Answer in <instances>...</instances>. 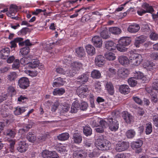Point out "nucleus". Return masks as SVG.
Returning a JSON list of instances; mask_svg holds the SVG:
<instances>
[{
  "label": "nucleus",
  "instance_id": "60",
  "mask_svg": "<svg viewBox=\"0 0 158 158\" xmlns=\"http://www.w3.org/2000/svg\"><path fill=\"white\" fill-rule=\"evenodd\" d=\"M25 72L31 77L36 76L37 74V73L36 71H31L27 69L25 70Z\"/></svg>",
  "mask_w": 158,
  "mask_h": 158
},
{
  "label": "nucleus",
  "instance_id": "24",
  "mask_svg": "<svg viewBox=\"0 0 158 158\" xmlns=\"http://www.w3.org/2000/svg\"><path fill=\"white\" fill-rule=\"evenodd\" d=\"M105 89L110 95H113L114 91L113 86L110 82H107L105 85Z\"/></svg>",
  "mask_w": 158,
  "mask_h": 158
},
{
  "label": "nucleus",
  "instance_id": "21",
  "mask_svg": "<svg viewBox=\"0 0 158 158\" xmlns=\"http://www.w3.org/2000/svg\"><path fill=\"white\" fill-rule=\"evenodd\" d=\"M105 48L109 51H114L116 49V45L113 41H107L106 42Z\"/></svg>",
  "mask_w": 158,
  "mask_h": 158
},
{
  "label": "nucleus",
  "instance_id": "32",
  "mask_svg": "<svg viewBox=\"0 0 158 158\" xmlns=\"http://www.w3.org/2000/svg\"><path fill=\"white\" fill-rule=\"evenodd\" d=\"M40 64L39 61L37 59H33L31 61L29 62L28 67L32 69L37 67Z\"/></svg>",
  "mask_w": 158,
  "mask_h": 158
},
{
  "label": "nucleus",
  "instance_id": "64",
  "mask_svg": "<svg viewBox=\"0 0 158 158\" xmlns=\"http://www.w3.org/2000/svg\"><path fill=\"white\" fill-rule=\"evenodd\" d=\"M59 106V103L57 101L54 102L52 107L51 110L53 112H55Z\"/></svg>",
  "mask_w": 158,
  "mask_h": 158
},
{
  "label": "nucleus",
  "instance_id": "26",
  "mask_svg": "<svg viewBox=\"0 0 158 158\" xmlns=\"http://www.w3.org/2000/svg\"><path fill=\"white\" fill-rule=\"evenodd\" d=\"M145 40V38L144 36H140L135 39L134 45L136 47H139L140 44L144 42Z\"/></svg>",
  "mask_w": 158,
  "mask_h": 158
},
{
  "label": "nucleus",
  "instance_id": "61",
  "mask_svg": "<svg viewBox=\"0 0 158 158\" xmlns=\"http://www.w3.org/2000/svg\"><path fill=\"white\" fill-rule=\"evenodd\" d=\"M150 38L151 40L156 41L158 40V35L155 32H152L150 35Z\"/></svg>",
  "mask_w": 158,
  "mask_h": 158
},
{
  "label": "nucleus",
  "instance_id": "50",
  "mask_svg": "<svg viewBox=\"0 0 158 158\" xmlns=\"http://www.w3.org/2000/svg\"><path fill=\"white\" fill-rule=\"evenodd\" d=\"M117 73V71L115 69L110 68H109L107 72V75L110 77H112L115 75Z\"/></svg>",
  "mask_w": 158,
  "mask_h": 158
},
{
  "label": "nucleus",
  "instance_id": "16",
  "mask_svg": "<svg viewBox=\"0 0 158 158\" xmlns=\"http://www.w3.org/2000/svg\"><path fill=\"white\" fill-rule=\"evenodd\" d=\"M28 145L24 141H20L17 147L18 151L21 153L26 152L27 149Z\"/></svg>",
  "mask_w": 158,
  "mask_h": 158
},
{
  "label": "nucleus",
  "instance_id": "52",
  "mask_svg": "<svg viewBox=\"0 0 158 158\" xmlns=\"http://www.w3.org/2000/svg\"><path fill=\"white\" fill-rule=\"evenodd\" d=\"M52 152L48 150H44L42 152L41 156L43 158H49Z\"/></svg>",
  "mask_w": 158,
  "mask_h": 158
},
{
  "label": "nucleus",
  "instance_id": "39",
  "mask_svg": "<svg viewBox=\"0 0 158 158\" xmlns=\"http://www.w3.org/2000/svg\"><path fill=\"white\" fill-rule=\"evenodd\" d=\"M17 7L16 5H11L10 8L9 12L7 13V15L11 17L12 14L15 13L17 12Z\"/></svg>",
  "mask_w": 158,
  "mask_h": 158
},
{
  "label": "nucleus",
  "instance_id": "34",
  "mask_svg": "<svg viewBox=\"0 0 158 158\" xmlns=\"http://www.w3.org/2000/svg\"><path fill=\"white\" fill-rule=\"evenodd\" d=\"M109 31L112 34L114 35L119 34L122 32L121 29L117 27H113L110 28H109Z\"/></svg>",
  "mask_w": 158,
  "mask_h": 158
},
{
  "label": "nucleus",
  "instance_id": "62",
  "mask_svg": "<svg viewBox=\"0 0 158 158\" xmlns=\"http://www.w3.org/2000/svg\"><path fill=\"white\" fill-rule=\"evenodd\" d=\"M19 46H23L24 45L26 46H31L32 45V44L30 43L29 40L27 39L24 41H23V40L19 43Z\"/></svg>",
  "mask_w": 158,
  "mask_h": 158
},
{
  "label": "nucleus",
  "instance_id": "41",
  "mask_svg": "<svg viewBox=\"0 0 158 158\" xmlns=\"http://www.w3.org/2000/svg\"><path fill=\"white\" fill-rule=\"evenodd\" d=\"M136 134L135 131L133 129L127 130L125 133V135L129 139L133 138Z\"/></svg>",
  "mask_w": 158,
  "mask_h": 158
},
{
  "label": "nucleus",
  "instance_id": "28",
  "mask_svg": "<svg viewBox=\"0 0 158 158\" xmlns=\"http://www.w3.org/2000/svg\"><path fill=\"white\" fill-rule=\"evenodd\" d=\"M55 81L53 83V86L56 87L63 85L65 83L64 81L60 77H58L54 80Z\"/></svg>",
  "mask_w": 158,
  "mask_h": 158
},
{
  "label": "nucleus",
  "instance_id": "8",
  "mask_svg": "<svg viewBox=\"0 0 158 158\" xmlns=\"http://www.w3.org/2000/svg\"><path fill=\"white\" fill-rule=\"evenodd\" d=\"M29 84L28 79L25 77L20 78L18 81L19 86L20 88L23 89L27 88L29 86Z\"/></svg>",
  "mask_w": 158,
  "mask_h": 158
},
{
  "label": "nucleus",
  "instance_id": "27",
  "mask_svg": "<svg viewBox=\"0 0 158 158\" xmlns=\"http://www.w3.org/2000/svg\"><path fill=\"white\" fill-rule=\"evenodd\" d=\"M119 90L121 93L125 94L130 92V89L128 85H123L119 86Z\"/></svg>",
  "mask_w": 158,
  "mask_h": 158
},
{
  "label": "nucleus",
  "instance_id": "53",
  "mask_svg": "<svg viewBox=\"0 0 158 158\" xmlns=\"http://www.w3.org/2000/svg\"><path fill=\"white\" fill-rule=\"evenodd\" d=\"M100 35L103 38L105 39H108L110 36L109 34L108 33L106 29H105L101 32Z\"/></svg>",
  "mask_w": 158,
  "mask_h": 158
},
{
  "label": "nucleus",
  "instance_id": "3",
  "mask_svg": "<svg viewBox=\"0 0 158 158\" xmlns=\"http://www.w3.org/2000/svg\"><path fill=\"white\" fill-rule=\"evenodd\" d=\"M131 41L130 39L127 37H122L118 41V44L117 45V50L123 52L127 51L126 47L128 45Z\"/></svg>",
  "mask_w": 158,
  "mask_h": 158
},
{
  "label": "nucleus",
  "instance_id": "58",
  "mask_svg": "<svg viewBox=\"0 0 158 158\" xmlns=\"http://www.w3.org/2000/svg\"><path fill=\"white\" fill-rule=\"evenodd\" d=\"M27 139L30 142H33L36 140L35 135L31 133H29L27 136Z\"/></svg>",
  "mask_w": 158,
  "mask_h": 158
},
{
  "label": "nucleus",
  "instance_id": "29",
  "mask_svg": "<svg viewBox=\"0 0 158 158\" xmlns=\"http://www.w3.org/2000/svg\"><path fill=\"white\" fill-rule=\"evenodd\" d=\"M143 144V141L141 140L138 139L132 142L131 146L133 149H135L140 148L142 146Z\"/></svg>",
  "mask_w": 158,
  "mask_h": 158
},
{
  "label": "nucleus",
  "instance_id": "11",
  "mask_svg": "<svg viewBox=\"0 0 158 158\" xmlns=\"http://www.w3.org/2000/svg\"><path fill=\"white\" fill-rule=\"evenodd\" d=\"M65 66L64 69L61 68H58L56 69V72L65 75L66 76H68L69 77H72V74H70V71L69 70L67 69H69V67L68 65Z\"/></svg>",
  "mask_w": 158,
  "mask_h": 158
},
{
  "label": "nucleus",
  "instance_id": "54",
  "mask_svg": "<svg viewBox=\"0 0 158 158\" xmlns=\"http://www.w3.org/2000/svg\"><path fill=\"white\" fill-rule=\"evenodd\" d=\"M130 156V154L127 153H119L116 154L114 158H127L128 156Z\"/></svg>",
  "mask_w": 158,
  "mask_h": 158
},
{
  "label": "nucleus",
  "instance_id": "57",
  "mask_svg": "<svg viewBox=\"0 0 158 158\" xmlns=\"http://www.w3.org/2000/svg\"><path fill=\"white\" fill-rule=\"evenodd\" d=\"M88 107V104L85 102H82L80 104H79V108L82 110H86Z\"/></svg>",
  "mask_w": 158,
  "mask_h": 158
},
{
  "label": "nucleus",
  "instance_id": "5",
  "mask_svg": "<svg viewBox=\"0 0 158 158\" xmlns=\"http://www.w3.org/2000/svg\"><path fill=\"white\" fill-rule=\"evenodd\" d=\"M107 120L109 128L111 131H116L118 129V123L115 119L110 117L108 118Z\"/></svg>",
  "mask_w": 158,
  "mask_h": 158
},
{
  "label": "nucleus",
  "instance_id": "48",
  "mask_svg": "<svg viewBox=\"0 0 158 158\" xmlns=\"http://www.w3.org/2000/svg\"><path fill=\"white\" fill-rule=\"evenodd\" d=\"M7 91L8 94L11 96L15 95L16 92L15 87L11 85L8 87L7 89Z\"/></svg>",
  "mask_w": 158,
  "mask_h": 158
},
{
  "label": "nucleus",
  "instance_id": "18",
  "mask_svg": "<svg viewBox=\"0 0 158 158\" xmlns=\"http://www.w3.org/2000/svg\"><path fill=\"white\" fill-rule=\"evenodd\" d=\"M134 76L138 79L140 80L143 82H147L149 81V79L144 76L143 74L140 72H135L134 73Z\"/></svg>",
  "mask_w": 158,
  "mask_h": 158
},
{
  "label": "nucleus",
  "instance_id": "59",
  "mask_svg": "<svg viewBox=\"0 0 158 158\" xmlns=\"http://www.w3.org/2000/svg\"><path fill=\"white\" fill-rule=\"evenodd\" d=\"M29 48L28 47L23 48L20 49V53L23 56L26 55L29 53Z\"/></svg>",
  "mask_w": 158,
  "mask_h": 158
},
{
  "label": "nucleus",
  "instance_id": "31",
  "mask_svg": "<svg viewBox=\"0 0 158 158\" xmlns=\"http://www.w3.org/2000/svg\"><path fill=\"white\" fill-rule=\"evenodd\" d=\"M86 51L87 53L91 56H93L95 53V49L94 47L91 45H88L86 47Z\"/></svg>",
  "mask_w": 158,
  "mask_h": 158
},
{
  "label": "nucleus",
  "instance_id": "51",
  "mask_svg": "<svg viewBox=\"0 0 158 158\" xmlns=\"http://www.w3.org/2000/svg\"><path fill=\"white\" fill-rule=\"evenodd\" d=\"M92 130L91 128L88 127H85L83 128V132L84 134L88 136L92 134Z\"/></svg>",
  "mask_w": 158,
  "mask_h": 158
},
{
  "label": "nucleus",
  "instance_id": "37",
  "mask_svg": "<svg viewBox=\"0 0 158 158\" xmlns=\"http://www.w3.org/2000/svg\"><path fill=\"white\" fill-rule=\"evenodd\" d=\"M17 77V75L15 72H10L7 76V79L10 81H14Z\"/></svg>",
  "mask_w": 158,
  "mask_h": 158
},
{
  "label": "nucleus",
  "instance_id": "55",
  "mask_svg": "<svg viewBox=\"0 0 158 158\" xmlns=\"http://www.w3.org/2000/svg\"><path fill=\"white\" fill-rule=\"evenodd\" d=\"M152 131V127L151 123H149L146 124L145 133L147 135L150 134Z\"/></svg>",
  "mask_w": 158,
  "mask_h": 158
},
{
  "label": "nucleus",
  "instance_id": "33",
  "mask_svg": "<svg viewBox=\"0 0 158 158\" xmlns=\"http://www.w3.org/2000/svg\"><path fill=\"white\" fill-rule=\"evenodd\" d=\"M23 40V39L22 38L17 37L14 40L11 41L10 42L11 45L10 47L11 48H15L17 46L16 44L17 43H19Z\"/></svg>",
  "mask_w": 158,
  "mask_h": 158
},
{
  "label": "nucleus",
  "instance_id": "45",
  "mask_svg": "<svg viewBox=\"0 0 158 158\" xmlns=\"http://www.w3.org/2000/svg\"><path fill=\"white\" fill-rule=\"evenodd\" d=\"M4 134L7 136L13 138L15 136V133L11 130L7 129L4 131Z\"/></svg>",
  "mask_w": 158,
  "mask_h": 158
},
{
  "label": "nucleus",
  "instance_id": "25",
  "mask_svg": "<svg viewBox=\"0 0 158 158\" xmlns=\"http://www.w3.org/2000/svg\"><path fill=\"white\" fill-rule=\"evenodd\" d=\"M10 52L9 48H6L2 49L0 51V57L3 59H6L8 57Z\"/></svg>",
  "mask_w": 158,
  "mask_h": 158
},
{
  "label": "nucleus",
  "instance_id": "19",
  "mask_svg": "<svg viewBox=\"0 0 158 158\" xmlns=\"http://www.w3.org/2000/svg\"><path fill=\"white\" fill-rule=\"evenodd\" d=\"M129 73V72L127 69L123 68L120 69L118 70L117 75L118 77L124 78L127 77Z\"/></svg>",
  "mask_w": 158,
  "mask_h": 158
},
{
  "label": "nucleus",
  "instance_id": "15",
  "mask_svg": "<svg viewBox=\"0 0 158 158\" xmlns=\"http://www.w3.org/2000/svg\"><path fill=\"white\" fill-rule=\"evenodd\" d=\"M86 156L87 153L82 150H77L73 153V158H85Z\"/></svg>",
  "mask_w": 158,
  "mask_h": 158
},
{
  "label": "nucleus",
  "instance_id": "7",
  "mask_svg": "<svg viewBox=\"0 0 158 158\" xmlns=\"http://www.w3.org/2000/svg\"><path fill=\"white\" fill-rule=\"evenodd\" d=\"M129 147V143L127 142H118L116 145L115 149L117 151L121 152L127 150Z\"/></svg>",
  "mask_w": 158,
  "mask_h": 158
},
{
  "label": "nucleus",
  "instance_id": "22",
  "mask_svg": "<svg viewBox=\"0 0 158 158\" xmlns=\"http://www.w3.org/2000/svg\"><path fill=\"white\" fill-rule=\"evenodd\" d=\"M89 75L88 73H86L79 76L77 77V81L79 82L80 84H84L88 81Z\"/></svg>",
  "mask_w": 158,
  "mask_h": 158
},
{
  "label": "nucleus",
  "instance_id": "63",
  "mask_svg": "<svg viewBox=\"0 0 158 158\" xmlns=\"http://www.w3.org/2000/svg\"><path fill=\"white\" fill-rule=\"evenodd\" d=\"M19 60L17 59L15 60L13 64L12 65L13 69H17L19 68Z\"/></svg>",
  "mask_w": 158,
  "mask_h": 158
},
{
  "label": "nucleus",
  "instance_id": "17",
  "mask_svg": "<svg viewBox=\"0 0 158 158\" xmlns=\"http://www.w3.org/2000/svg\"><path fill=\"white\" fill-rule=\"evenodd\" d=\"M72 139L73 143L79 144L82 141V136L80 132H76L73 134Z\"/></svg>",
  "mask_w": 158,
  "mask_h": 158
},
{
  "label": "nucleus",
  "instance_id": "42",
  "mask_svg": "<svg viewBox=\"0 0 158 158\" xmlns=\"http://www.w3.org/2000/svg\"><path fill=\"white\" fill-rule=\"evenodd\" d=\"M26 110L24 107H17L14 111V113L16 115H19L24 112Z\"/></svg>",
  "mask_w": 158,
  "mask_h": 158
},
{
  "label": "nucleus",
  "instance_id": "1",
  "mask_svg": "<svg viewBox=\"0 0 158 158\" xmlns=\"http://www.w3.org/2000/svg\"><path fill=\"white\" fill-rule=\"evenodd\" d=\"M65 58L63 62L66 65H68L70 74H72V77L76 73L77 71L82 67V64L78 62H72L69 57Z\"/></svg>",
  "mask_w": 158,
  "mask_h": 158
},
{
  "label": "nucleus",
  "instance_id": "47",
  "mask_svg": "<svg viewBox=\"0 0 158 158\" xmlns=\"http://www.w3.org/2000/svg\"><path fill=\"white\" fill-rule=\"evenodd\" d=\"M105 58L109 60H115L116 56L115 54L112 52H109L105 55Z\"/></svg>",
  "mask_w": 158,
  "mask_h": 158
},
{
  "label": "nucleus",
  "instance_id": "13",
  "mask_svg": "<svg viewBox=\"0 0 158 158\" xmlns=\"http://www.w3.org/2000/svg\"><path fill=\"white\" fill-rule=\"evenodd\" d=\"M118 60L120 64L124 66H128L129 64V59L125 56L122 55L119 56Z\"/></svg>",
  "mask_w": 158,
  "mask_h": 158
},
{
  "label": "nucleus",
  "instance_id": "38",
  "mask_svg": "<svg viewBox=\"0 0 158 158\" xmlns=\"http://www.w3.org/2000/svg\"><path fill=\"white\" fill-rule=\"evenodd\" d=\"M69 137V134L68 133H64L60 134L57 136L58 139L61 141L67 140Z\"/></svg>",
  "mask_w": 158,
  "mask_h": 158
},
{
  "label": "nucleus",
  "instance_id": "49",
  "mask_svg": "<svg viewBox=\"0 0 158 158\" xmlns=\"http://www.w3.org/2000/svg\"><path fill=\"white\" fill-rule=\"evenodd\" d=\"M128 82L129 84L131 87H134L137 84V81L135 80L134 77L129 78L128 80Z\"/></svg>",
  "mask_w": 158,
  "mask_h": 158
},
{
  "label": "nucleus",
  "instance_id": "43",
  "mask_svg": "<svg viewBox=\"0 0 158 158\" xmlns=\"http://www.w3.org/2000/svg\"><path fill=\"white\" fill-rule=\"evenodd\" d=\"M101 76L100 72L98 70H94L91 73V77L93 78L98 79Z\"/></svg>",
  "mask_w": 158,
  "mask_h": 158
},
{
  "label": "nucleus",
  "instance_id": "4",
  "mask_svg": "<svg viewBox=\"0 0 158 158\" xmlns=\"http://www.w3.org/2000/svg\"><path fill=\"white\" fill-rule=\"evenodd\" d=\"M154 11L152 7L147 3H144L142 6V8H139L137 13L140 16L147 13H151Z\"/></svg>",
  "mask_w": 158,
  "mask_h": 158
},
{
  "label": "nucleus",
  "instance_id": "30",
  "mask_svg": "<svg viewBox=\"0 0 158 158\" xmlns=\"http://www.w3.org/2000/svg\"><path fill=\"white\" fill-rule=\"evenodd\" d=\"M79 109V103L78 101L76 100L72 104L71 107L70 112L73 113L77 112Z\"/></svg>",
  "mask_w": 158,
  "mask_h": 158
},
{
  "label": "nucleus",
  "instance_id": "46",
  "mask_svg": "<svg viewBox=\"0 0 158 158\" xmlns=\"http://www.w3.org/2000/svg\"><path fill=\"white\" fill-rule=\"evenodd\" d=\"M94 87L96 92L100 93L102 91L101 83L100 82L96 81L94 83Z\"/></svg>",
  "mask_w": 158,
  "mask_h": 158
},
{
  "label": "nucleus",
  "instance_id": "9",
  "mask_svg": "<svg viewBox=\"0 0 158 158\" xmlns=\"http://www.w3.org/2000/svg\"><path fill=\"white\" fill-rule=\"evenodd\" d=\"M106 63L104 57L102 55H98L96 56L95 59V64L99 67H102Z\"/></svg>",
  "mask_w": 158,
  "mask_h": 158
},
{
  "label": "nucleus",
  "instance_id": "10",
  "mask_svg": "<svg viewBox=\"0 0 158 158\" xmlns=\"http://www.w3.org/2000/svg\"><path fill=\"white\" fill-rule=\"evenodd\" d=\"M143 67L147 71H152L156 69V65L155 63L149 61H146L143 64Z\"/></svg>",
  "mask_w": 158,
  "mask_h": 158
},
{
  "label": "nucleus",
  "instance_id": "14",
  "mask_svg": "<svg viewBox=\"0 0 158 158\" xmlns=\"http://www.w3.org/2000/svg\"><path fill=\"white\" fill-rule=\"evenodd\" d=\"M92 42L93 44L98 48L102 47V38L99 36H95L92 38Z\"/></svg>",
  "mask_w": 158,
  "mask_h": 158
},
{
  "label": "nucleus",
  "instance_id": "35",
  "mask_svg": "<svg viewBox=\"0 0 158 158\" xmlns=\"http://www.w3.org/2000/svg\"><path fill=\"white\" fill-rule=\"evenodd\" d=\"M76 52L79 57H82L85 56V52L83 47H79L76 50Z\"/></svg>",
  "mask_w": 158,
  "mask_h": 158
},
{
  "label": "nucleus",
  "instance_id": "44",
  "mask_svg": "<svg viewBox=\"0 0 158 158\" xmlns=\"http://www.w3.org/2000/svg\"><path fill=\"white\" fill-rule=\"evenodd\" d=\"M132 58H135L138 66L141 63L143 60L142 56L140 54H138L135 53L134 56H133Z\"/></svg>",
  "mask_w": 158,
  "mask_h": 158
},
{
  "label": "nucleus",
  "instance_id": "20",
  "mask_svg": "<svg viewBox=\"0 0 158 158\" xmlns=\"http://www.w3.org/2000/svg\"><path fill=\"white\" fill-rule=\"evenodd\" d=\"M122 117L125 122L127 123H130L133 121V116L127 112L124 111L123 112Z\"/></svg>",
  "mask_w": 158,
  "mask_h": 158
},
{
  "label": "nucleus",
  "instance_id": "2",
  "mask_svg": "<svg viewBox=\"0 0 158 158\" xmlns=\"http://www.w3.org/2000/svg\"><path fill=\"white\" fill-rule=\"evenodd\" d=\"M95 144L98 149L102 150H109L110 146V142L104 139L102 136H100L96 140Z\"/></svg>",
  "mask_w": 158,
  "mask_h": 158
},
{
  "label": "nucleus",
  "instance_id": "36",
  "mask_svg": "<svg viewBox=\"0 0 158 158\" xmlns=\"http://www.w3.org/2000/svg\"><path fill=\"white\" fill-rule=\"evenodd\" d=\"M65 90L63 88H56L54 89L53 93L54 95H61L65 92Z\"/></svg>",
  "mask_w": 158,
  "mask_h": 158
},
{
  "label": "nucleus",
  "instance_id": "12",
  "mask_svg": "<svg viewBox=\"0 0 158 158\" xmlns=\"http://www.w3.org/2000/svg\"><path fill=\"white\" fill-rule=\"evenodd\" d=\"M69 148V146L68 145L64 144V145L58 147L57 148V151L61 155L64 156L67 154Z\"/></svg>",
  "mask_w": 158,
  "mask_h": 158
},
{
  "label": "nucleus",
  "instance_id": "40",
  "mask_svg": "<svg viewBox=\"0 0 158 158\" xmlns=\"http://www.w3.org/2000/svg\"><path fill=\"white\" fill-rule=\"evenodd\" d=\"M135 54V53L131 54V55L129 57V64H130L131 66L132 67L138 66L135 58H132L133 56H134Z\"/></svg>",
  "mask_w": 158,
  "mask_h": 158
},
{
  "label": "nucleus",
  "instance_id": "23",
  "mask_svg": "<svg viewBox=\"0 0 158 158\" xmlns=\"http://www.w3.org/2000/svg\"><path fill=\"white\" fill-rule=\"evenodd\" d=\"M140 28L138 24H135L129 25L127 28V30L130 33H135L138 32Z\"/></svg>",
  "mask_w": 158,
  "mask_h": 158
},
{
  "label": "nucleus",
  "instance_id": "6",
  "mask_svg": "<svg viewBox=\"0 0 158 158\" xmlns=\"http://www.w3.org/2000/svg\"><path fill=\"white\" fill-rule=\"evenodd\" d=\"M88 91V88L86 86H81L77 88V93L78 96L82 98L86 96Z\"/></svg>",
  "mask_w": 158,
  "mask_h": 158
},
{
  "label": "nucleus",
  "instance_id": "56",
  "mask_svg": "<svg viewBox=\"0 0 158 158\" xmlns=\"http://www.w3.org/2000/svg\"><path fill=\"white\" fill-rule=\"evenodd\" d=\"M70 105L68 103L64 104L62 105L61 111L63 112H68L69 109Z\"/></svg>",
  "mask_w": 158,
  "mask_h": 158
}]
</instances>
